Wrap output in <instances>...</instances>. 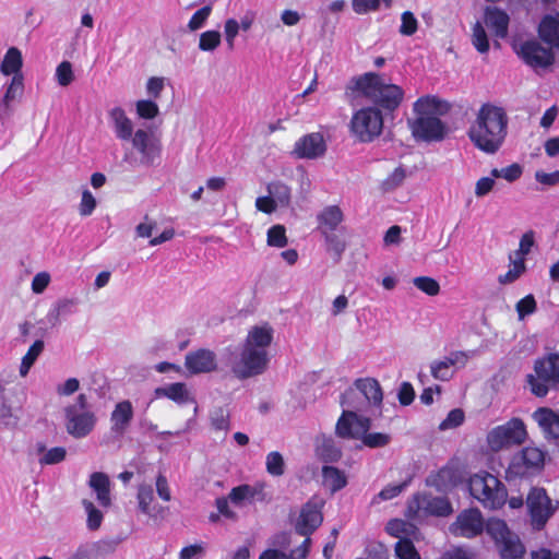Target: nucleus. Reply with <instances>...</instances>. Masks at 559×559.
<instances>
[{"instance_id":"1","label":"nucleus","mask_w":559,"mask_h":559,"mask_svg":"<svg viewBox=\"0 0 559 559\" xmlns=\"http://www.w3.org/2000/svg\"><path fill=\"white\" fill-rule=\"evenodd\" d=\"M508 133V116L498 106L484 104L468 129L471 142L486 154H495L502 146Z\"/></svg>"},{"instance_id":"2","label":"nucleus","mask_w":559,"mask_h":559,"mask_svg":"<svg viewBox=\"0 0 559 559\" xmlns=\"http://www.w3.org/2000/svg\"><path fill=\"white\" fill-rule=\"evenodd\" d=\"M448 110L449 105L436 97L419 98L414 104V111L417 117L408 121L414 138L426 142L443 140L447 128L438 116L445 114Z\"/></svg>"},{"instance_id":"3","label":"nucleus","mask_w":559,"mask_h":559,"mask_svg":"<svg viewBox=\"0 0 559 559\" xmlns=\"http://www.w3.org/2000/svg\"><path fill=\"white\" fill-rule=\"evenodd\" d=\"M350 83L353 90L384 109L394 110L403 99L404 93L400 86L385 83L381 75L374 72L353 78Z\"/></svg>"},{"instance_id":"4","label":"nucleus","mask_w":559,"mask_h":559,"mask_svg":"<svg viewBox=\"0 0 559 559\" xmlns=\"http://www.w3.org/2000/svg\"><path fill=\"white\" fill-rule=\"evenodd\" d=\"M224 359L234 377L239 380H246L264 373L270 360L267 353L251 348L245 344L241 345L239 354H235L230 348H226Z\"/></svg>"},{"instance_id":"5","label":"nucleus","mask_w":559,"mask_h":559,"mask_svg":"<svg viewBox=\"0 0 559 559\" xmlns=\"http://www.w3.org/2000/svg\"><path fill=\"white\" fill-rule=\"evenodd\" d=\"M471 495L485 508L498 509L502 507L508 497L507 488L502 481L489 473H478L469 478Z\"/></svg>"},{"instance_id":"6","label":"nucleus","mask_w":559,"mask_h":559,"mask_svg":"<svg viewBox=\"0 0 559 559\" xmlns=\"http://www.w3.org/2000/svg\"><path fill=\"white\" fill-rule=\"evenodd\" d=\"M63 413L66 430L73 438H84L95 427L96 416L91 411L85 394H79L74 403L64 407Z\"/></svg>"},{"instance_id":"7","label":"nucleus","mask_w":559,"mask_h":559,"mask_svg":"<svg viewBox=\"0 0 559 559\" xmlns=\"http://www.w3.org/2000/svg\"><path fill=\"white\" fill-rule=\"evenodd\" d=\"M354 385L342 395L343 407L364 411L367 405L381 406L383 393L378 380L373 378L357 379Z\"/></svg>"},{"instance_id":"8","label":"nucleus","mask_w":559,"mask_h":559,"mask_svg":"<svg viewBox=\"0 0 559 559\" xmlns=\"http://www.w3.org/2000/svg\"><path fill=\"white\" fill-rule=\"evenodd\" d=\"M486 531L496 542L501 559H523L525 547L520 537L509 530L504 521L490 520Z\"/></svg>"},{"instance_id":"9","label":"nucleus","mask_w":559,"mask_h":559,"mask_svg":"<svg viewBox=\"0 0 559 559\" xmlns=\"http://www.w3.org/2000/svg\"><path fill=\"white\" fill-rule=\"evenodd\" d=\"M526 439L524 423L519 418H512L503 425L492 428L487 433V445L493 452L523 443Z\"/></svg>"},{"instance_id":"10","label":"nucleus","mask_w":559,"mask_h":559,"mask_svg":"<svg viewBox=\"0 0 559 559\" xmlns=\"http://www.w3.org/2000/svg\"><path fill=\"white\" fill-rule=\"evenodd\" d=\"M514 49L524 63L535 71L548 69L555 63V49L544 46L543 41L535 38L524 40L519 46H514Z\"/></svg>"},{"instance_id":"11","label":"nucleus","mask_w":559,"mask_h":559,"mask_svg":"<svg viewBox=\"0 0 559 559\" xmlns=\"http://www.w3.org/2000/svg\"><path fill=\"white\" fill-rule=\"evenodd\" d=\"M536 377L527 376L531 391L539 397L548 393V383H559V354H552L547 359L536 361Z\"/></svg>"},{"instance_id":"12","label":"nucleus","mask_w":559,"mask_h":559,"mask_svg":"<svg viewBox=\"0 0 559 559\" xmlns=\"http://www.w3.org/2000/svg\"><path fill=\"white\" fill-rule=\"evenodd\" d=\"M350 128L359 141L371 142L374 138L380 135L382 131V115L380 110L376 108L360 109L353 116Z\"/></svg>"},{"instance_id":"13","label":"nucleus","mask_w":559,"mask_h":559,"mask_svg":"<svg viewBox=\"0 0 559 559\" xmlns=\"http://www.w3.org/2000/svg\"><path fill=\"white\" fill-rule=\"evenodd\" d=\"M475 355V350L451 352L442 359L433 360L430 364V373L436 380L449 381L453 378L455 371L465 367L467 361Z\"/></svg>"},{"instance_id":"14","label":"nucleus","mask_w":559,"mask_h":559,"mask_svg":"<svg viewBox=\"0 0 559 559\" xmlns=\"http://www.w3.org/2000/svg\"><path fill=\"white\" fill-rule=\"evenodd\" d=\"M358 411L347 408L343 411L335 427V432L340 438L360 439L370 429V419L357 415Z\"/></svg>"},{"instance_id":"15","label":"nucleus","mask_w":559,"mask_h":559,"mask_svg":"<svg viewBox=\"0 0 559 559\" xmlns=\"http://www.w3.org/2000/svg\"><path fill=\"white\" fill-rule=\"evenodd\" d=\"M527 508L532 518V524L540 530L555 511L545 489L534 488L527 496Z\"/></svg>"},{"instance_id":"16","label":"nucleus","mask_w":559,"mask_h":559,"mask_svg":"<svg viewBox=\"0 0 559 559\" xmlns=\"http://www.w3.org/2000/svg\"><path fill=\"white\" fill-rule=\"evenodd\" d=\"M544 461L545 454L542 450L526 447L513 457L509 473L520 477L527 476L535 471H539L544 465Z\"/></svg>"},{"instance_id":"17","label":"nucleus","mask_w":559,"mask_h":559,"mask_svg":"<svg viewBox=\"0 0 559 559\" xmlns=\"http://www.w3.org/2000/svg\"><path fill=\"white\" fill-rule=\"evenodd\" d=\"M484 530V520L478 509L463 510L449 526V531L454 536L472 538L479 535Z\"/></svg>"},{"instance_id":"18","label":"nucleus","mask_w":559,"mask_h":559,"mask_svg":"<svg viewBox=\"0 0 559 559\" xmlns=\"http://www.w3.org/2000/svg\"><path fill=\"white\" fill-rule=\"evenodd\" d=\"M323 501L318 498L310 499L302 508L295 524L296 532L301 536H309L322 523L321 508Z\"/></svg>"},{"instance_id":"19","label":"nucleus","mask_w":559,"mask_h":559,"mask_svg":"<svg viewBox=\"0 0 559 559\" xmlns=\"http://www.w3.org/2000/svg\"><path fill=\"white\" fill-rule=\"evenodd\" d=\"M326 144L320 132L304 135L296 141L293 154L297 158L316 159L325 154Z\"/></svg>"},{"instance_id":"20","label":"nucleus","mask_w":559,"mask_h":559,"mask_svg":"<svg viewBox=\"0 0 559 559\" xmlns=\"http://www.w3.org/2000/svg\"><path fill=\"white\" fill-rule=\"evenodd\" d=\"M185 367L192 374L210 373L217 369V360L214 352L200 348L186 355Z\"/></svg>"},{"instance_id":"21","label":"nucleus","mask_w":559,"mask_h":559,"mask_svg":"<svg viewBox=\"0 0 559 559\" xmlns=\"http://www.w3.org/2000/svg\"><path fill=\"white\" fill-rule=\"evenodd\" d=\"M130 140L132 141L133 148L141 154L143 164L152 165L155 158L158 157L160 147L152 133L139 129L132 134Z\"/></svg>"},{"instance_id":"22","label":"nucleus","mask_w":559,"mask_h":559,"mask_svg":"<svg viewBox=\"0 0 559 559\" xmlns=\"http://www.w3.org/2000/svg\"><path fill=\"white\" fill-rule=\"evenodd\" d=\"M537 34L544 44L559 51V12L544 15L538 24Z\"/></svg>"},{"instance_id":"23","label":"nucleus","mask_w":559,"mask_h":559,"mask_svg":"<svg viewBox=\"0 0 559 559\" xmlns=\"http://www.w3.org/2000/svg\"><path fill=\"white\" fill-rule=\"evenodd\" d=\"M415 502L419 510L432 515L447 516L452 513L451 503L443 497H433L424 493L416 496Z\"/></svg>"},{"instance_id":"24","label":"nucleus","mask_w":559,"mask_h":559,"mask_svg":"<svg viewBox=\"0 0 559 559\" xmlns=\"http://www.w3.org/2000/svg\"><path fill=\"white\" fill-rule=\"evenodd\" d=\"M273 334L274 330L267 323L254 325L249 330L243 344L251 348L267 353V347L273 341Z\"/></svg>"},{"instance_id":"25","label":"nucleus","mask_w":559,"mask_h":559,"mask_svg":"<svg viewBox=\"0 0 559 559\" xmlns=\"http://www.w3.org/2000/svg\"><path fill=\"white\" fill-rule=\"evenodd\" d=\"M547 440L559 438V416L548 408H539L533 415Z\"/></svg>"},{"instance_id":"26","label":"nucleus","mask_w":559,"mask_h":559,"mask_svg":"<svg viewBox=\"0 0 559 559\" xmlns=\"http://www.w3.org/2000/svg\"><path fill=\"white\" fill-rule=\"evenodd\" d=\"M24 92L23 74H15L7 87V92L0 103V119L4 120L11 115L10 104L20 99Z\"/></svg>"},{"instance_id":"27","label":"nucleus","mask_w":559,"mask_h":559,"mask_svg":"<svg viewBox=\"0 0 559 559\" xmlns=\"http://www.w3.org/2000/svg\"><path fill=\"white\" fill-rule=\"evenodd\" d=\"M133 418L132 404L129 401L119 402L111 413V431L123 435Z\"/></svg>"},{"instance_id":"28","label":"nucleus","mask_w":559,"mask_h":559,"mask_svg":"<svg viewBox=\"0 0 559 559\" xmlns=\"http://www.w3.org/2000/svg\"><path fill=\"white\" fill-rule=\"evenodd\" d=\"M115 134L122 141H129L133 134V123L121 107H115L109 111Z\"/></svg>"},{"instance_id":"29","label":"nucleus","mask_w":559,"mask_h":559,"mask_svg":"<svg viewBox=\"0 0 559 559\" xmlns=\"http://www.w3.org/2000/svg\"><path fill=\"white\" fill-rule=\"evenodd\" d=\"M485 24L493 31L497 37L504 38L508 35L509 15L498 8H487Z\"/></svg>"},{"instance_id":"30","label":"nucleus","mask_w":559,"mask_h":559,"mask_svg":"<svg viewBox=\"0 0 559 559\" xmlns=\"http://www.w3.org/2000/svg\"><path fill=\"white\" fill-rule=\"evenodd\" d=\"M88 485L96 493L99 504L108 508L111 504L109 477L105 473L95 472L90 476Z\"/></svg>"},{"instance_id":"31","label":"nucleus","mask_w":559,"mask_h":559,"mask_svg":"<svg viewBox=\"0 0 559 559\" xmlns=\"http://www.w3.org/2000/svg\"><path fill=\"white\" fill-rule=\"evenodd\" d=\"M344 215L337 205H329L324 207L318 215L319 229L323 231H334L343 222Z\"/></svg>"},{"instance_id":"32","label":"nucleus","mask_w":559,"mask_h":559,"mask_svg":"<svg viewBox=\"0 0 559 559\" xmlns=\"http://www.w3.org/2000/svg\"><path fill=\"white\" fill-rule=\"evenodd\" d=\"M155 394L157 396L168 397L178 404H187L193 401L190 396V392L187 385L181 382L170 383L166 386L157 388L155 390Z\"/></svg>"},{"instance_id":"33","label":"nucleus","mask_w":559,"mask_h":559,"mask_svg":"<svg viewBox=\"0 0 559 559\" xmlns=\"http://www.w3.org/2000/svg\"><path fill=\"white\" fill-rule=\"evenodd\" d=\"M322 483L332 493H335L347 485V477L337 467L324 465L322 467Z\"/></svg>"},{"instance_id":"34","label":"nucleus","mask_w":559,"mask_h":559,"mask_svg":"<svg viewBox=\"0 0 559 559\" xmlns=\"http://www.w3.org/2000/svg\"><path fill=\"white\" fill-rule=\"evenodd\" d=\"M277 207H289L292 203V189L283 181H272L266 187Z\"/></svg>"},{"instance_id":"35","label":"nucleus","mask_w":559,"mask_h":559,"mask_svg":"<svg viewBox=\"0 0 559 559\" xmlns=\"http://www.w3.org/2000/svg\"><path fill=\"white\" fill-rule=\"evenodd\" d=\"M22 66L23 59L21 51L15 47H11L4 55L0 70L4 75L14 76L15 74H22Z\"/></svg>"},{"instance_id":"36","label":"nucleus","mask_w":559,"mask_h":559,"mask_svg":"<svg viewBox=\"0 0 559 559\" xmlns=\"http://www.w3.org/2000/svg\"><path fill=\"white\" fill-rule=\"evenodd\" d=\"M79 305L78 298H60L53 305V308L49 311L47 318L52 325H57L60 322L61 316L70 314L74 311V308Z\"/></svg>"},{"instance_id":"37","label":"nucleus","mask_w":559,"mask_h":559,"mask_svg":"<svg viewBox=\"0 0 559 559\" xmlns=\"http://www.w3.org/2000/svg\"><path fill=\"white\" fill-rule=\"evenodd\" d=\"M317 454L319 459L325 463L338 462L342 457V450L332 438H322L317 445Z\"/></svg>"},{"instance_id":"38","label":"nucleus","mask_w":559,"mask_h":559,"mask_svg":"<svg viewBox=\"0 0 559 559\" xmlns=\"http://www.w3.org/2000/svg\"><path fill=\"white\" fill-rule=\"evenodd\" d=\"M45 348V343L41 340L35 341L31 347L28 348L27 353L22 357L21 365H20V376L26 377L32 368V366L35 364L37 358L40 356Z\"/></svg>"},{"instance_id":"39","label":"nucleus","mask_w":559,"mask_h":559,"mask_svg":"<svg viewBox=\"0 0 559 559\" xmlns=\"http://www.w3.org/2000/svg\"><path fill=\"white\" fill-rule=\"evenodd\" d=\"M37 452L41 454L38 462L40 465H52L62 462L66 459L67 451L63 447H55L46 451L43 443L37 444Z\"/></svg>"},{"instance_id":"40","label":"nucleus","mask_w":559,"mask_h":559,"mask_svg":"<svg viewBox=\"0 0 559 559\" xmlns=\"http://www.w3.org/2000/svg\"><path fill=\"white\" fill-rule=\"evenodd\" d=\"M136 499H138L139 510L143 514L152 515L151 504L154 500V492H153L152 486L148 484H141L138 487Z\"/></svg>"},{"instance_id":"41","label":"nucleus","mask_w":559,"mask_h":559,"mask_svg":"<svg viewBox=\"0 0 559 559\" xmlns=\"http://www.w3.org/2000/svg\"><path fill=\"white\" fill-rule=\"evenodd\" d=\"M328 251L331 252L335 260L338 261L346 248L345 240L336 235L334 231H323Z\"/></svg>"},{"instance_id":"42","label":"nucleus","mask_w":559,"mask_h":559,"mask_svg":"<svg viewBox=\"0 0 559 559\" xmlns=\"http://www.w3.org/2000/svg\"><path fill=\"white\" fill-rule=\"evenodd\" d=\"M472 44L479 53H487L489 50V39L480 22H476L473 26Z\"/></svg>"},{"instance_id":"43","label":"nucleus","mask_w":559,"mask_h":559,"mask_svg":"<svg viewBox=\"0 0 559 559\" xmlns=\"http://www.w3.org/2000/svg\"><path fill=\"white\" fill-rule=\"evenodd\" d=\"M222 36L218 31H206L200 35L199 49L204 52H213L221 45Z\"/></svg>"},{"instance_id":"44","label":"nucleus","mask_w":559,"mask_h":559,"mask_svg":"<svg viewBox=\"0 0 559 559\" xmlns=\"http://www.w3.org/2000/svg\"><path fill=\"white\" fill-rule=\"evenodd\" d=\"M265 467L270 475L276 477L282 476L285 473V461L283 455L277 451L270 452L266 455Z\"/></svg>"},{"instance_id":"45","label":"nucleus","mask_w":559,"mask_h":559,"mask_svg":"<svg viewBox=\"0 0 559 559\" xmlns=\"http://www.w3.org/2000/svg\"><path fill=\"white\" fill-rule=\"evenodd\" d=\"M255 493L257 490L250 485H240L230 490L228 499L235 504H242L245 501H251Z\"/></svg>"},{"instance_id":"46","label":"nucleus","mask_w":559,"mask_h":559,"mask_svg":"<svg viewBox=\"0 0 559 559\" xmlns=\"http://www.w3.org/2000/svg\"><path fill=\"white\" fill-rule=\"evenodd\" d=\"M267 245L276 248H284L288 243L286 229L283 225H274L267 230Z\"/></svg>"},{"instance_id":"47","label":"nucleus","mask_w":559,"mask_h":559,"mask_svg":"<svg viewBox=\"0 0 559 559\" xmlns=\"http://www.w3.org/2000/svg\"><path fill=\"white\" fill-rule=\"evenodd\" d=\"M395 554L399 559H420L414 544L406 538H401L395 544Z\"/></svg>"},{"instance_id":"48","label":"nucleus","mask_w":559,"mask_h":559,"mask_svg":"<svg viewBox=\"0 0 559 559\" xmlns=\"http://www.w3.org/2000/svg\"><path fill=\"white\" fill-rule=\"evenodd\" d=\"M75 79L70 61H62L56 69V80L62 87L69 86Z\"/></svg>"},{"instance_id":"49","label":"nucleus","mask_w":559,"mask_h":559,"mask_svg":"<svg viewBox=\"0 0 559 559\" xmlns=\"http://www.w3.org/2000/svg\"><path fill=\"white\" fill-rule=\"evenodd\" d=\"M490 175L493 178H503L508 182H513L521 177L522 167L519 164L514 163L501 169L493 168L491 169Z\"/></svg>"},{"instance_id":"50","label":"nucleus","mask_w":559,"mask_h":559,"mask_svg":"<svg viewBox=\"0 0 559 559\" xmlns=\"http://www.w3.org/2000/svg\"><path fill=\"white\" fill-rule=\"evenodd\" d=\"M82 504L87 513V527L91 531L98 530L103 522V513L94 506L92 501L83 500Z\"/></svg>"},{"instance_id":"51","label":"nucleus","mask_w":559,"mask_h":559,"mask_svg":"<svg viewBox=\"0 0 559 559\" xmlns=\"http://www.w3.org/2000/svg\"><path fill=\"white\" fill-rule=\"evenodd\" d=\"M413 284L429 296H436L440 292L439 283L432 277L418 276L413 280Z\"/></svg>"},{"instance_id":"52","label":"nucleus","mask_w":559,"mask_h":559,"mask_svg":"<svg viewBox=\"0 0 559 559\" xmlns=\"http://www.w3.org/2000/svg\"><path fill=\"white\" fill-rule=\"evenodd\" d=\"M136 114L143 119H154L159 114V109L155 102L142 99L136 102Z\"/></svg>"},{"instance_id":"53","label":"nucleus","mask_w":559,"mask_h":559,"mask_svg":"<svg viewBox=\"0 0 559 559\" xmlns=\"http://www.w3.org/2000/svg\"><path fill=\"white\" fill-rule=\"evenodd\" d=\"M525 271V264L523 258H518L512 261V267L504 274L499 276L501 284H509L514 282Z\"/></svg>"},{"instance_id":"54","label":"nucleus","mask_w":559,"mask_h":559,"mask_svg":"<svg viewBox=\"0 0 559 559\" xmlns=\"http://www.w3.org/2000/svg\"><path fill=\"white\" fill-rule=\"evenodd\" d=\"M210 418H211L212 427L214 429L223 430V431L228 430V428H229V415H228L227 411H225L224 408L219 407V408L214 409L211 413V417Z\"/></svg>"},{"instance_id":"55","label":"nucleus","mask_w":559,"mask_h":559,"mask_svg":"<svg viewBox=\"0 0 559 559\" xmlns=\"http://www.w3.org/2000/svg\"><path fill=\"white\" fill-rule=\"evenodd\" d=\"M463 421H464L463 411L460 408H454L448 414L445 419H443L440 423L439 429L440 430L453 429V428H456L460 425H462Z\"/></svg>"},{"instance_id":"56","label":"nucleus","mask_w":559,"mask_h":559,"mask_svg":"<svg viewBox=\"0 0 559 559\" xmlns=\"http://www.w3.org/2000/svg\"><path fill=\"white\" fill-rule=\"evenodd\" d=\"M361 439H362V443L366 447L382 448V447H385L390 442L391 437L386 433H381V432H372V433L366 432Z\"/></svg>"},{"instance_id":"57","label":"nucleus","mask_w":559,"mask_h":559,"mask_svg":"<svg viewBox=\"0 0 559 559\" xmlns=\"http://www.w3.org/2000/svg\"><path fill=\"white\" fill-rule=\"evenodd\" d=\"M240 25L235 19H227L224 23L225 40L230 50L235 47V39L239 33Z\"/></svg>"},{"instance_id":"58","label":"nucleus","mask_w":559,"mask_h":559,"mask_svg":"<svg viewBox=\"0 0 559 559\" xmlns=\"http://www.w3.org/2000/svg\"><path fill=\"white\" fill-rule=\"evenodd\" d=\"M211 12H212L211 5H205V7L201 8L200 10H198L190 19V21L188 23V28L191 32L200 29L204 25L206 20L209 19Z\"/></svg>"},{"instance_id":"59","label":"nucleus","mask_w":559,"mask_h":559,"mask_svg":"<svg viewBox=\"0 0 559 559\" xmlns=\"http://www.w3.org/2000/svg\"><path fill=\"white\" fill-rule=\"evenodd\" d=\"M401 20H402V24L400 27V33L402 35L411 36L416 33L418 23H417L415 15L412 12H409V11L403 12Z\"/></svg>"},{"instance_id":"60","label":"nucleus","mask_w":559,"mask_h":559,"mask_svg":"<svg viewBox=\"0 0 559 559\" xmlns=\"http://www.w3.org/2000/svg\"><path fill=\"white\" fill-rule=\"evenodd\" d=\"M96 204H97L96 199L91 193V191L87 189L83 190L81 203L79 206L80 215H82V216L91 215L94 212Z\"/></svg>"},{"instance_id":"61","label":"nucleus","mask_w":559,"mask_h":559,"mask_svg":"<svg viewBox=\"0 0 559 559\" xmlns=\"http://www.w3.org/2000/svg\"><path fill=\"white\" fill-rule=\"evenodd\" d=\"M536 310V301L533 295H527L516 304V311L520 319H523L525 316L534 313Z\"/></svg>"},{"instance_id":"62","label":"nucleus","mask_w":559,"mask_h":559,"mask_svg":"<svg viewBox=\"0 0 559 559\" xmlns=\"http://www.w3.org/2000/svg\"><path fill=\"white\" fill-rule=\"evenodd\" d=\"M51 281L50 274L46 271L37 273L32 280L34 294H43Z\"/></svg>"},{"instance_id":"63","label":"nucleus","mask_w":559,"mask_h":559,"mask_svg":"<svg viewBox=\"0 0 559 559\" xmlns=\"http://www.w3.org/2000/svg\"><path fill=\"white\" fill-rule=\"evenodd\" d=\"M495 178L491 177H481L476 181L475 185V195L477 198H483L487 195L490 191H492L495 187Z\"/></svg>"},{"instance_id":"64","label":"nucleus","mask_w":559,"mask_h":559,"mask_svg":"<svg viewBox=\"0 0 559 559\" xmlns=\"http://www.w3.org/2000/svg\"><path fill=\"white\" fill-rule=\"evenodd\" d=\"M204 555V546L194 544L183 547L179 554V559H200Z\"/></svg>"}]
</instances>
